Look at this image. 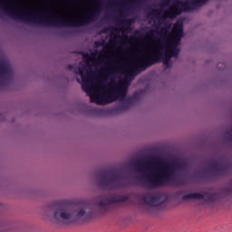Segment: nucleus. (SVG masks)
Masks as SVG:
<instances>
[{
  "mask_svg": "<svg viewBox=\"0 0 232 232\" xmlns=\"http://www.w3.org/2000/svg\"><path fill=\"white\" fill-rule=\"evenodd\" d=\"M133 166L135 169L153 168V171L156 173H150L141 177V181L149 189H155V188L166 186V184L182 185V178H179L177 172L188 169V163L185 160H175L173 164L160 159L136 160Z\"/></svg>",
  "mask_w": 232,
  "mask_h": 232,
  "instance_id": "1",
  "label": "nucleus"
},
{
  "mask_svg": "<svg viewBox=\"0 0 232 232\" xmlns=\"http://www.w3.org/2000/svg\"><path fill=\"white\" fill-rule=\"evenodd\" d=\"M100 6H102V0H98V8L89 13L84 18L73 22L72 20H66L63 17H57L52 15L50 13L45 12L44 14H34L25 12H15L17 5H6V2H2V10L6 12L13 19H19L24 23H29V24H40L42 26H84L90 24V23H95L99 15L101 14Z\"/></svg>",
  "mask_w": 232,
  "mask_h": 232,
  "instance_id": "2",
  "label": "nucleus"
},
{
  "mask_svg": "<svg viewBox=\"0 0 232 232\" xmlns=\"http://www.w3.org/2000/svg\"><path fill=\"white\" fill-rule=\"evenodd\" d=\"M69 72H73L76 75H81L82 77V90L91 97V102H95L96 104H110L113 101H124L126 95L128 94V85L126 82L121 83H117L112 87L109 93L97 95L95 90L92 88L91 82L88 79V75H84V67H76L73 64H69L67 66Z\"/></svg>",
  "mask_w": 232,
  "mask_h": 232,
  "instance_id": "3",
  "label": "nucleus"
},
{
  "mask_svg": "<svg viewBox=\"0 0 232 232\" xmlns=\"http://www.w3.org/2000/svg\"><path fill=\"white\" fill-rule=\"evenodd\" d=\"M54 220H63L65 224H75V222H86L92 217V209L88 207L77 208L66 200L56 201L53 206Z\"/></svg>",
  "mask_w": 232,
  "mask_h": 232,
  "instance_id": "4",
  "label": "nucleus"
},
{
  "mask_svg": "<svg viewBox=\"0 0 232 232\" xmlns=\"http://www.w3.org/2000/svg\"><path fill=\"white\" fill-rule=\"evenodd\" d=\"M166 51L164 44H161L158 49H156L150 57L143 59L140 62H138L134 64L135 68H140V70H146L149 66H153V64H157V63H160L163 61V64H165L166 68H171V63L169 60L171 59L169 53H164Z\"/></svg>",
  "mask_w": 232,
  "mask_h": 232,
  "instance_id": "5",
  "label": "nucleus"
},
{
  "mask_svg": "<svg viewBox=\"0 0 232 232\" xmlns=\"http://www.w3.org/2000/svg\"><path fill=\"white\" fill-rule=\"evenodd\" d=\"M204 3H208V0H193L192 2H183L180 0H175L169 10L166 11V15L169 17H175V15H180L182 12H189L195 10L198 6H202Z\"/></svg>",
  "mask_w": 232,
  "mask_h": 232,
  "instance_id": "6",
  "label": "nucleus"
},
{
  "mask_svg": "<svg viewBox=\"0 0 232 232\" xmlns=\"http://www.w3.org/2000/svg\"><path fill=\"white\" fill-rule=\"evenodd\" d=\"M182 200H206V202H217L218 200V194L203 192L200 193H190L182 196Z\"/></svg>",
  "mask_w": 232,
  "mask_h": 232,
  "instance_id": "7",
  "label": "nucleus"
},
{
  "mask_svg": "<svg viewBox=\"0 0 232 232\" xmlns=\"http://www.w3.org/2000/svg\"><path fill=\"white\" fill-rule=\"evenodd\" d=\"M100 186L104 189H117V188H121V182L119 181V176L114 175L110 178L106 177L104 171L100 173Z\"/></svg>",
  "mask_w": 232,
  "mask_h": 232,
  "instance_id": "8",
  "label": "nucleus"
},
{
  "mask_svg": "<svg viewBox=\"0 0 232 232\" xmlns=\"http://www.w3.org/2000/svg\"><path fill=\"white\" fill-rule=\"evenodd\" d=\"M141 200L147 206H150V208H157L166 202V199L162 194H147L141 197Z\"/></svg>",
  "mask_w": 232,
  "mask_h": 232,
  "instance_id": "9",
  "label": "nucleus"
},
{
  "mask_svg": "<svg viewBox=\"0 0 232 232\" xmlns=\"http://www.w3.org/2000/svg\"><path fill=\"white\" fill-rule=\"evenodd\" d=\"M9 79H12V67L5 61H0V86H5Z\"/></svg>",
  "mask_w": 232,
  "mask_h": 232,
  "instance_id": "10",
  "label": "nucleus"
},
{
  "mask_svg": "<svg viewBox=\"0 0 232 232\" xmlns=\"http://www.w3.org/2000/svg\"><path fill=\"white\" fill-rule=\"evenodd\" d=\"M135 96L131 98H127L121 104L110 109L108 111L109 113H121V111H127V110H130V107L133 102H135Z\"/></svg>",
  "mask_w": 232,
  "mask_h": 232,
  "instance_id": "11",
  "label": "nucleus"
},
{
  "mask_svg": "<svg viewBox=\"0 0 232 232\" xmlns=\"http://www.w3.org/2000/svg\"><path fill=\"white\" fill-rule=\"evenodd\" d=\"M135 96L131 98H127L121 104L110 109L108 111L109 113H121V111H127V110H130V107L133 102H135Z\"/></svg>",
  "mask_w": 232,
  "mask_h": 232,
  "instance_id": "12",
  "label": "nucleus"
},
{
  "mask_svg": "<svg viewBox=\"0 0 232 232\" xmlns=\"http://www.w3.org/2000/svg\"><path fill=\"white\" fill-rule=\"evenodd\" d=\"M183 35H184V25L182 24V23L177 22L174 24L172 37H174V39L178 41V43H180V39H182Z\"/></svg>",
  "mask_w": 232,
  "mask_h": 232,
  "instance_id": "13",
  "label": "nucleus"
},
{
  "mask_svg": "<svg viewBox=\"0 0 232 232\" xmlns=\"http://www.w3.org/2000/svg\"><path fill=\"white\" fill-rule=\"evenodd\" d=\"M212 171H215L218 175H224L227 171V167L220 165L218 163H214L210 166Z\"/></svg>",
  "mask_w": 232,
  "mask_h": 232,
  "instance_id": "14",
  "label": "nucleus"
},
{
  "mask_svg": "<svg viewBox=\"0 0 232 232\" xmlns=\"http://www.w3.org/2000/svg\"><path fill=\"white\" fill-rule=\"evenodd\" d=\"M128 196H115L111 198V204H119L121 202H128Z\"/></svg>",
  "mask_w": 232,
  "mask_h": 232,
  "instance_id": "15",
  "label": "nucleus"
},
{
  "mask_svg": "<svg viewBox=\"0 0 232 232\" xmlns=\"http://www.w3.org/2000/svg\"><path fill=\"white\" fill-rule=\"evenodd\" d=\"M117 21L119 23H123L126 24V27L124 28V32H130V30H131V24L134 22L133 19L121 20V18H118Z\"/></svg>",
  "mask_w": 232,
  "mask_h": 232,
  "instance_id": "16",
  "label": "nucleus"
},
{
  "mask_svg": "<svg viewBox=\"0 0 232 232\" xmlns=\"http://www.w3.org/2000/svg\"><path fill=\"white\" fill-rule=\"evenodd\" d=\"M179 48L177 46H172L169 51H166L165 53L169 54V57H178L179 56Z\"/></svg>",
  "mask_w": 232,
  "mask_h": 232,
  "instance_id": "17",
  "label": "nucleus"
},
{
  "mask_svg": "<svg viewBox=\"0 0 232 232\" xmlns=\"http://www.w3.org/2000/svg\"><path fill=\"white\" fill-rule=\"evenodd\" d=\"M111 199L107 198V199H103V200L100 201L98 203V206H100V208H106V206H111Z\"/></svg>",
  "mask_w": 232,
  "mask_h": 232,
  "instance_id": "18",
  "label": "nucleus"
},
{
  "mask_svg": "<svg viewBox=\"0 0 232 232\" xmlns=\"http://www.w3.org/2000/svg\"><path fill=\"white\" fill-rule=\"evenodd\" d=\"M169 28H171L170 24H165V26L161 28V35L165 34V35H169Z\"/></svg>",
  "mask_w": 232,
  "mask_h": 232,
  "instance_id": "19",
  "label": "nucleus"
},
{
  "mask_svg": "<svg viewBox=\"0 0 232 232\" xmlns=\"http://www.w3.org/2000/svg\"><path fill=\"white\" fill-rule=\"evenodd\" d=\"M117 32V29L113 26H111V27H105L103 28L101 32H100V34H108V32Z\"/></svg>",
  "mask_w": 232,
  "mask_h": 232,
  "instance_id": "20",
  "label": "nucleus"
},
{
  "mask_svg": "<svg viewBox=\"0 0 232 232\" xmlns=\"http://www.w3.org/2000/svg\"><path fill=\"white\" fill-rule=\"evenodd\" d=\"M169 0H162L161 1V4H160V6H168V5H169Z\"/></svg>",
  "mask_w": 232,
  "mask_h": 232,
  "instance_id": "21",
  "label": "nucleus"
},
{
  "mask_svg": "<svg viewBox=\"0 0 232 232\" xmlns=\"http://www.w3.org/2000/svg\"><path fill=\"white\" fill-rule=\"evenodd\" d=\"M155 33H157V30H151L150 32V34H148V37H150V39H155L154 37H153V35H154V34Z\"/></svg>",
  "mask_w": 232,
  "mask_h": 232,
  "instance_id": "22",
  "label": "nucleus"
},
{
  "mask_svg": "<svg viewBox=\"0 0 232 232\" xmlns=\"http://www.w3.org/2000/svg\"><path fill=\"white\" fill-rule=\"evenodd\" d=\"M94 46H95V48H99V46H104V42H102V43L95 42Z\"/></svg>",
  "mask_w": 232,
  "mask_h": 232,
  "instance_id": "23",
  "label": "nucleus"
},
{
  "mask_svg": "<svg viewBox=\"0 0 232 232\" xmlns=\"http://www.w3.org/2000/svg\"><path fill=\"white\" fill-rule=\"evenodd\" d=\"M159 14H160V12L155 9V10H152V12L150 13V15H159Z\"/></svg>",
  "mask_w": 232,
  "mask_h": 232,
  "instance_id": "24",
  "label": "nucleus"
},
{
  "mask_svg": "<svg viewBox=\"0 0 232 232\" xmlns=\"http://www.w3.org/2000/svg\"><path fill=\"white\" fill-rule=\"evenodd\" d=\"M93 111H95L96 113H102V111H104L102 109L94 108Z\"/></svg>",
  "mask_w": 232,
  "mask_h": 232,
  "instance_id": "25",
  "label": "nucleus"
},
{
  "mask_svg": "<svg viewBox=\"0 0 232 232\" xmlns=\"http://www.w3.org/2000/svg\"><path fill=\"white\" fill-rule=\"evenodd\" d=\"M102 53L106 54V53H110V51L108 50V48H105L102 51Z\"/></svg>",
  "mask_w": 232,
  "mask_h": 232,
  "instance_id": "26",
  "label": "nucleus"
},
{
  "mask_svg": "<svg viewBox=\"0 0 232 232\" xmlns=\"http://www.w3.org/2000/svg\"><path fill=\"white\" fill-rule=\"evenodd\" d=\"M101 92H108V88H102Z\"/></svg>",
  "mask_w": 232,
  "mask_h": 232,
  "instance_id": "27",
  "label": "nucleus"
},
{
  "mask_svg": "<svg viewBox=\"0 0 232 232\" xmlns=\"http://www.w3.org/2000/svg\"><path fill=\"white\" fill-rule=\"evenodd\" d=\"M159 26H160V24H157V25H156V28L159 29Z\"/></svg>",
  "mask_w": 232,
  "mask_h": 232,
  "instance_id": "28",
  "label": "nucleus"
},
{
  "mask_svg": "<svg viewBox=\"0 0 232 232\" xmlns=\"http://www.w3.org/2000/svg\"><path fill=\"white\" fill-rule=\"evenodd\" d=\"M85 57H86L87 59H90V55H88V54H86Z\"/></svg>",
  "mask_w": 232,
  "mask_h": 232,
  "instance_id": "29",
  "label": "nucleus"
},
{
  "mask_svg": "<svg viewBox=\"0 0 232 232\" xmlns=\"http://www.w3.org/2000/svg\"><path fill=\"white\" fill-rule=\"evenodd\" d=\"M105 19H110V16H108V15H107V16H105Z\"/></svg>",
  "mask_w": 232,
  "mask_h": 232,
  "instance_id": "30",
  "label": "nucleus"
},
{
  "mask_svg": "<svg viewBox=\"0 0 232 232\" xmlns=\"http://www.w3.org/2000/svg\"><path fill=\"white\" fill-rule=\"evenodd\" d=\"M77 82H81V81L78 79V80H77Z\"/></svg>",
  "mask_w": 232,
  "mask_h": 232,
  "instance_id": "31",
  "label": "nucleus"
},
{
  "mask_svg": "<svg viewBox=\"0 0 232 232\" xmlns=\"http://www.w3.org/2000/svg\"><path fill=\"white\" fill-rule=\"evenodd\" d=\"M170 3L173 1V0H169Z\"/></svg>",
  "mask_w": 232,
  "mask_h": 232,
  "instance_id": "32",
  "label": "nucleus"
}]
</instances>
